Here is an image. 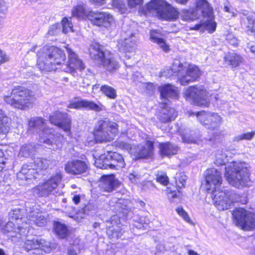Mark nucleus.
Wrapping results in <instances>:
<instances>
[{
    "label": "nucleus",
    "instance_id": "f257e3e1",
    "mask_svg": "<svg viewBox=\"0 0 255 255\" xmlns=\"http://www.w3.org/2000/svg\"><path fill=\"white\" fill-rule=\"evenodd\" d=\"M68 60L65 64L66 55L61 49L51 46L43 47L38 54L37 66L42 72L55 71L60 68L67 73H74L77 69H85L82 61L71 48H66Z\"/></svg>",
    "mask_w": 255,
    "mask_h": 255
},
{
    "label": "nucleus",
    "instance_id": "f03ea898",
    "mask_svg": "<svg viewBox=\"0 0 255 255\" xmlns=\"http://www.w3.org/2000/svg\"><path fill=\"white\" fill-rule=\"evenodd\" d=\"M28 125L29 132L39 133V140L40 143L46 144L48 148L54 150L62 147L63 137L58 135H55L52 129L47 128L42 118H31Z\"/></svg>",
    "mask_w": 255,
    "mask_h": 255
},
{
    "label": "nucleus",
    "instance_id": "7ed1b4c3",
    "mask_svg": "<svg viewBox=\"0 0 255 255\" xmlns=\"http://www.w3.org/2000/svg\"><path fill=\"white\" fill-rule=\"evenodd\" d=\"M249 168L246 162H229L225 167V176L228 182L238 188L247 186L250 181Z\"/></svg>",
    "mask_w": 255,
    "mask_h": 255
},
{
    "label": "nucleus",
    "instance_id": "20e7f679",
    "mask_svg": "<svg viewBox=\"0 0 255 255\" xmlns=\"http://www.w3.org/2000/svg\"><path fill=\"white\" fill-rule=\"evenodd\" d=\"M3 99L12 108L20 110L31 108L35 101L33 92L22 86L13 88L10 93L4 95Z\"/></svg>",
    "mask_w": 255,
    "mask_h": 255
},
{
    "label": "nucleus",
    "instance_id": "39448f33",
    "mask_svg": "<svg viewBox=\"0 0 255 255\" xmlns=\"http://www.w3.org/2000/svg\"><path fill=\"white\" fill-rule=\"evenodd\" d=\"M140 11L144 15L150 13L167 20H176L179 16V12L164 0H151Z\"/></svg>",
    "mask_w": 255,
    "mask_h": 255
},
{
    "label": "nucleus",
    "instance_id": "423d86ee",
    "mask_svg": "<svg viewBox=\"0 0 255 255\" xmlns=\"http://www.w3.org/2000/svg\"><path fill=\"white\" fill-rule=\"evenodd\" d=\"M170 71L173 75H177L182 85H186L196 81L200 77L201 73L198 67L194 65L183 64L176 60L173 63Z\"/></svg>",
    "mask_w": 255,
    "mask_h": 255
},
{
    "label": "nucleus",
    "instance_id": "0eeeda50",
    "mask_svg": "<svg viewBox=\"0 0 255 255\" xmlns=\"http://www.w3.org/2000/svg\"><path fill=\"white\" fill-rule=\"evenodd\" d=\"M89 51L91 57L107 70L113 72L119 68L118 62L109 53L104 52L103 46L98 43L91 45Z\"/></svg>",
    "mask_w": 255,
    "mask_h": 255
},
{
    "label": "nucleus",
    "instance_id": "6e6552de",
    "mask_svg": "<svg viewBox=\"0 0 255 255\" xmlns=\"http://www.w3.org/2000/svg\"><path fill=\"white\" fill-rule=\"evenodd\" d=\"M212 198L215 206L219 210H227L234 202L239 201V195L231 190L222 188L212 192Z\"/></svg>",
    "mask_w": 255,
    "mask_h": 255
},
{
    "label": "nucleus",
    "instance_id": "1a4fd4ad",
    "mask_svg": "<svg viewBox=\"0 0 255 255\" xmlns=\"http://www.w3.org/2000/svg\"><path fill=\"white\" fill-rule=\"evenodd\" d=\"M118 125L108 120H99L96 125L94 136L97 142L110 141L118 132Z\"/></svg>",
    "mask_w": 255,
    "mask_h": 255
},
{
    "label": "nucleus",
    "instance_id": "9d476101",
    "mask_svg": "<svg viewBox=\"0 0 255 255\" xmlns=\"http://www.w3.org/2000/svg\"><path fill=\"white\" fill-rule=\"evenodd\" d=\"M236 225L242 229L250 231L255 228V215L242 208H236L233 213Z\"/></svg>",
    "mask_w": 255,
    "mask_h": 255
},
{
    "label": "nucleus",
    "instance_id": "9b49d317",
    "mask_svg": "<svg viewBox=\"0 0 255 255\" xmlns=\"http://www.w3.org/2000/svg\"><path fill=\"white\" fill-rule=\"evenodd\" d=\"M62 178V174L60 172H57L45 182L40 183L34 188V192L39 196L44 197L54 194V191L61 182Z\"/></svg>",
    "mask_w": 255,
    "mask_h": 255
},
{
    "label": "nucleus",
    "instance_id": "f8f14e48",
    "mask_svg": "<svg viewBox=\"0 0 255 255\" xmlns=\"http://www.w3.org/2000/svg\"><path fill=\"white\" fill-rule=\"evenodd\" d=\"M184 96L187 100H192L198 106L208 107L209 105L206 90L203 86L190 87L185 90Z\"/></svg>",
    "mask_w": 255,
    "mask_h": 255
},
{
    "label": "nucleus",
    "instance_id": "ddd939ff",
    "mask_svg": "<svg viewBox=\"0 0 255 255\" xmlns=\"http://www.w3.org/2000/svg\"><path fill=\"white\" fill-rule=\"evenodd\" d=\"M196 115L201 124L213 130L218 128L222 123V118L216 113L201 111L196 113Z\"/></svg>",
    "mask_w": 255,
    "mask_h": 255
},
{
    "label": "nucleus",
    "instance_id": "4468645a",
    "mask_svg": "<svg viewBox=\"0 0 255 255\" xmlns=\"http://www.w3.org/2000/svg\"><path fill=\"white\" fill-rule=\"evenodd\" d=\"M89 20L94 25L109 28L114 22L112 14L107 12L96 11L91 12L89 14Z\"/></svg>",
    "mask_w": 255,
    "mask_h": 255
},
{
    "label": "nucleus",
    "instance_id": "2eb2a0df",
    "mask_svg": "<svg viewBox=\"0 0 255 255\" xmlns=\"http://www.w3.org/2000/svg\"><path fill=\"white\" fill-rule=\"evenodd\" d=\"M206 188L208 192H213L216 189H219L222 183L221 173L215 168H210L206 171L205 176Z\"/></svg>",
    "mask_w": 255,
    "mask_h": 255
},
{
    "label": "nucleus",
    "instance_id": "dca6fc26",
    "mask_svg": "<svg viewBox=\"0 0 255 255\" xmlns=\"http://www.w3.org/2000/svg\"><path fill=\"white\" fill-rule=\"evenodd\" d=\"M13 221L9 220L1 229L4 234H9L8 236L11 238H20L21 236L25 235L28 233L29 226L27 222L23 225H16Z\"/></svg>",
    "mask_w": 255,
    "mask_h": 255
},
{
    "label": "nucleus",
    "instance_id": "f3484780",
    "mask_svg": "<svg viewBox=\"0 0 255 255\" xmlns=\"http://www.w3.org/2000/svg\"><path fill=\"white\" fill-rule=\"evenodd\" d=\"M23 248L27 252L34 251L33 254H42L43 252L48 253L51 250L48 243L37 239L27 240L23 245Z\"/></svg>",
    "mask_w": 255,
    "mask_h": 255
},
{
    "label": "nucleus",
    "instance_id": "a211bd4d",
    "mask_svg": "<svg viewBox=\"0 0 255 255\" xmlns=\"http://www.w3.org/2000/svg\"><path fill=\"white\" fill-rule=\"evenodd\" d=\"M136 40L137 38L135 33H131L124 40L120 41L118 47L120 52L123 54L121 55L122 57H125L128 59L131 57V53L134 49Z\"/></svg>",
    "mask_w": 255,
    "mask_h": 255
},
{
    "label": "nucleus",
    "instance_id": "6ab92c4d",
    "mask_svg": "<svg viewBox=\"0 0 255 255\" xmlns=\"http://www.w3.org/2000/svg\"><path fill=\"white\" fill-rule=\"evenodd\" d=\"M118 217L113 216L112 220L107 221V234L111 240L116 241L120 238L124 233L122 225L116 221Z\"/></svg>",
    "mask_w": 255,
    "mask_h": 255
},
{
    "label": "nucleus",
    "instance_id": "aec40b11",
    "mask_svg": "<svg viewBox=\"0 0 255 255\" xmlns=\"http://www.w3.org/2000/svg\"><path fill=\"white\" fill-rule=\"evenodd\" d=\"M88 164L83 160L74 159L68 161L65 165V170L68 174L73 175H81L86 172Z\"/></svg>",
    "mask_w": 255,
    "mask_h": 255
},
{
    "label": "nucleus",
    "instance_id": "412c9836",
    "mask_svg": "<svg viewBox=\"0 0 255 255\" xmlns=\"http://www.w3.org/2000/svg\"><path fill=\"white\" fill-rule=\"evenodd\" d=\"M29 212L27 215V220L29 224H33L39 227H42L46 225L47 218L46 214L41 212L37 206L34 205L29 208Z\"/></svg>",
    "mask_w": 255,
    "mask_h": 255
},
{
    "label": "nucleus",
    "instance_id": "4be33fe9",
    "mask_svg": "<svg viewBox=\"0 0 255 255\" xmlns=\"http://www.w3.org/2000/svg\"><path fill=\"white\" fill-rule=\"evenodd\" d=\"M51 124L58 126L66 132L71 129V120L67 114L56 112L50 117Z\"/></svg>",
    "mask_w": 255,
    "mask_h": 255
},
{
    "label": "nucleus",
    "instance_id": "5701e85b",
    "mask_svg": "<svg viewBox=\"0 0 255 255\" xmlns=\"http://www.w3.org/2000/svg\"><path fill=\"white\" fill-rule=\"evenodd\" d=\"M162 109L157 115L158 119L163 123L171 122L174 120L177 116V113L174 109L170 108L167 104H161Z\"/></svg>",
    "mask_w": 255,
    "mask_h": 255
},
{
    "label": "nucleus",
    "instance_id": "b1692460",
    "mask_svg": "<svg viewBox=\"0 0 255 255\" xmlns=\"http://www.w3.org/2000/svg\"><path fill=\"white\" fill-rule=\"evenodd\" d=\"M118 180L113 174L103 175L99 181V187L106 192H112L118 186Z\"/></svg>",
    "mask_w": 255,
    "mask_h": 255
},
{
    "label": "nucleus",
    "instance_id": "393cba45",
    "mask_svg": "<svg viewBox=\"0 0 255 255\" xmlns=\"http://www.w3.org/2000/svg\"><path fill=\"white\" fill-rule=\"evenodd\" d=\"M195 10L199 13V17H211L213 8L207 0H196Z\"/></svg>",
    "mask_w": 255,
    "mask_h": 255
},
{
    "label": "nucleus",
    "instance_id": "a878e982",
    "mask_svg": "<svg viewBox=\"0 0 255 255\" xmlns=\"http://www.w3.org/2000/svg\"><path fill=\"white\" fill-rule=\"evenodd\" d=\"M110 159V169L120 170L125 166V162L123 156L116 152H108Z\"/></svg>",
    "mask_w": 255,
    "mask_h": 255
},
{
    "label": "nucleus",
    "instance_id": "bb28decb",
    "mask_svg": "<svg viewBox=\"0 0 255 255\" xmlns=\"http://www.w3.org/2000/svg\"><path fill=\"white\" fill-rule=\"evenodd\" d=\"M146 146L138 145L135 147L134 155L137 158H144L150 156L152 153L153 144L152 141H147Z\"/></svg>",
    "mask_w": 255,
    "mask_h": 255
},
{
    "label": "nucleus",
    "instance_id": "cd10ccee",
    "mask_svg": "<svg viewBox=\"0 0 255 255\" xmlns=\"http://www.w3.org/2000/svg\"><path fill=\"white\" fill-rule=\"evenodd\" d=\"M39 172L34 165H31L29 167L28 165H24L21 171L17 174V177L20 180H27L32 178H36V174Z\"/></svg>",
    "mask_w": 255,
    "mask_h": 255
},
{
    "label": "nucleus",
    "instance_id": "c85d7f7f",
    "mask_svg": "<svg viewBox=\"0 0 255 255\" xmlns=\"http://www.w3.org/2000/svg\"><path fill=\"white\" fill-rule=\"evenodd\" d=\"M160 96L163 100L162 103L164 104H167L168 98H176L177 96L176 88L169 84L160 87L159 89Z\"/></svg>",
    "mask_w": 255,
    "mask_h": 255
},
{
    "label": "nucleus",
    "instance_id": "c756f323",
    "mask_svg": "<svg viewBox=\"0 0 255 255\" xmlns=\"http://www.w3.org/2000/svg\"><path fill=\"white\" fill-rule=\"evenodd\" d=\"M29 207H26V209H20V208H14L9 212L8 213V219L9 220L13 221L16 225L21 226L23 225L24 221L22 217L23 214L24 213L25 211L29 212Z\"/></svg>",
    "mask_w": 255,
    "mask_h": 255
},
{
    "label": "nucleus",
    "instance_id": "7c9ffc66",
    "mask_svg": "<svg viewBox=\"0 0 255 255\" xmlns=\"http://www.w3.org/2000/svg\"><path fill=\"white\" fill-rule=\"evenodd\" d=\"M159 149L162 156L168 157L176 154L179 150L177 145L169 142L160 143Z\"/></svg>",
    "mask_w": 255,
    "mask_h": 255
},
{
    "label": "nucleus",
    "instance_id": "2f4dec72",
    "mask_svg": "<svg viewBox=\"0 0 255 255\" xmlns=\"http://www.w3.org/2000/svg\"><path fill=\"white\" fill-rule=\"evenodd\" d=\"M92 10L84 4L77 5L72 10V15L80 20L89 19V14Z\"/></svg>",
    "mask_w": 255,
    "mask_h": 255
},
{
    "label": "nucleus",
    "instance_id": "473e14b6",
    "mask_svg": "<svg viewBox=\"0 0 255 255\" xmlns=\"http://www.w3.org/2000/svg\"><path fill=\"white\" fill-rule=\"evenodd\" d=\"M211 17H206V21L203 23L197 24L193 28L195 30L206 29L210 33H213L216 29V23L214 21V15L212 14Z\"/></svg>",
    "mask_w": 255,
    "mask_h": 255
},
{
    "label": "nucleus",
    "instance_id": "72a5a7b5",
    "mask_svg": "<svg viewBox=\"0 0 255 255\" xmlns=\"http://www.w3.org/2000/svg\"><path fill=\"white\" fill-rule=\"evenodd\" d=\"M224 60L232 67H236L243 62V58L237 53L229 52L226 54Z\"/></svg>",
    "mask_w": 255,
    "mask_h": 255
},
{
    "label": "nucleus",
    "instance_id": "f704fd0d",
    "mask_svg": "<svg viewBox=\"0 0 255 255\" xmlns=\"http://www.w3.org/2000/svg\"><path fill=\"white\" fill-rule=\"evenodd\" d=\"M241 25L248 33L255 32V18L253 15H248L241 19Z\"/></svg>",
    "mask_w": 255,
    "mask_h": 255
},
{
    "label": "nucleus",
    "instance_id": "c9c22d12",
    "mask_svg": "<svg viewBox=\"0 0 255 255\" xmlns=\"http://www.w3.org/2000/svg\"><path fill=\"white\" fill-rule=\"evenodd\" d=\"M35 151V147L32 143H25L20 147L18 156L20 158H28L33 154Z\"/></svg>",
    "mask_w": 255,
    "mask_h": 255
},
{
    "label": "nucleus",
    "instance_id": "e433bc0d",
    "mask_svg": "<svg viewBox=\"0 0 255 255\" xmlns=\"http://www.w3.org/2000/svg\"><path fill=\"white\" fill-rule=\"evenodd\" d=\"M230 152L228 150H218L215 154V164L217 165L226 164L229 160V155Z\"/></svg>",
    "mask_w": 255,
    "mask_h": 255
},
{
    "label": "nucleus",
    "instance_id": "4c0bfd02",
    "mask_svg": "<svg viewBox=\"0 0 255 255\" xmlns=\"http://www.w3.org/2000/svg\"><path fill=\"white\" fill-rule=\"evenodd\" d=\"M150 39L154 43H156L163 51L167 52L169 47L165 41L159 37V34L156 30H151L150 33Z\"/></svg>",
    "mask_w": 255,
    "mask_h": 255
},
{
    "label": "nucleus",
    "instance_id": "58836bf2",
    "mask_svg": "<svg viewBox=\"0 0 255 255\" xmlns=\"http://www.w3.org/2000/svg\"><path fill=\"white\" fill-rule=\"evenodd\" d=\"M109 163L110 159L108 153L101 154L95 161V166L100 169H110Z\"/></svg>",
    "mask_w": 255,
    "mask_h": 255
},
{
    "label": "nucleus",
    "instance_id": "ea45409f",
    "mask_svg": "<svg viewBox=\"0 0 255 255\" xmlns=\"http://www.w3.org/2000/svg\"><path fill=\"white\" fill-rule=\"evenodd\" d=\"M181 16L185 21H192L199 18V13L194 8L184 9L181 12Z\"/></svg>",
    "mask_w": 255,
    "mask_h": 255
},
{
    "label": "nucleus",
    "instance_id": "a19ab883",
    "mask_svg": "<svg viewBox=\"0 0 255 255\" xmlns=\"http://www.w3.org/2000/svg\"><path fill=\"white\" fill-rule=\"evenodd\" d=\"M54 231L57 236L61 239L65 238L69 234L66 225L59 222L55 223Z\"/></svg>",
    "mask_w": 255,
    "mask_h": 255
},
{
    "label": "nucleus",
    "instance_id": "79ce46f5",
    "mask_svg": "<svg viewBox=\"0 0 255 255\" xmlns=\"http://www.w3.org/2000/svg\"><path fill=\"white\" fill-rule=\"evenodd\" d=\"M9 119L0 110V133H7L9 129Z\"/></svg>",
    "mask_w": 255,
    "mask_h": 255
},
{
    "label": "nucleus",
    "instance_id": "37998d69",
    "mask_svg": "<svg viewBox=\"0 0 255 255\" xmlns=\"http://www.w3.org/2000/svg\"><path fill=\"white\" fill-rule=\"evenodd\" d=\"M82 105L83 108L93 110L97 112L101 111L103 110V106L100 103H96L91 101L82 100Z\"/></svg>",
    "mask_w": 255,
    "mask_h": 255
},
{
    "label": "nucleus",
    "instance_id": "c03bdc74",
    "mask_svg": "<svg viewBox=\"0 0 255 255\" xmlns=\"http://www.w3.org/2000/svg\"><path fill=\"white\" fill-rule=\"evenodd\" d=\"M133 220L135 221L134 226L138 229H145L150 222L149 219L145 216L136 215L134 216Z\"/></svg>",
    "mask_w": 255,
    "mask_h": 255
},
{
    "label": "nucleus",
    "instance_id": "a18cd8bd",
    "mask_svg": "<svg viewBox=\"0 0 255 255\" xmlns=\"http://www.w3.org/2000/svg\"><path fill=\"white\" fill-rule=\"evenodd\" d=\"M49 163V160L46 159L38 158L34 160V166L39 172L40 170H45L48 168Z\"/></svg>",
    "mask_w": 255,
    "mask_h": 255
},
{
    "label": "nucleus",
    "instance_id": "49530a36",
    "mask_svg": "<svg viewBox=\"0 0 255 255\" xmlns=\"http://www.w3.org/2000/svg\"><path fill=\"white\" fill-rule=\"evenodd\" d=\"M183 141L188 143H196L198 140L197 137L194 136V132L186 130L181 135Z\"/></svg>",
    "mask_w": 255,
    "mask_h": 255
},
{
    "label": "nucleus",
    "instance_id": "de8ad7c7",
    "mask_svg": "<svg viewBox=\"0 0 255 255\" xmlns=\"http://www.w3.org/2000/svg\"><path fill=\"white\" fill-rule=\"evenodd\" d=\"M101 91L106 96L110 99H115L117 97V93L116 90L109 86H102L101 87Z\"/></svg>",
    "mask_w": 255,
    "mask_h": 255
},
{
    "label": "nucleus",
    "instance_id": "09e8293b",
    "mask_svg": "<svg viewBox=\"0 0 255 255\" xmlns=\"http://www.w3.org/2000/svg\"><path fill=\"white\" fill-rule=\"evenodd\" d=\"M255 136V130L251 132L242 133L234 137V141H240L242 140H250Z\"/></svg>",
    "mask_w": 255,
    "mask_h": 255
},
{
    "label": "nucleus",
    "instance_id": "8fccbe9b",
    "mask_svg": "<svg viewBox=\"0 0 255 255\" xmlns=\"http://www.w3.org/2000/svg\"><path fill=\"white\" fill-rule=\"evenodd\" d=\"M175 179L177 187L181 188L184 187L187 177L183 172H178L176 174Z\"/></svg>",
    "mask_w": 255,
    "mask_h": 255
},
{
    "label": "nucleus",
    "instance_id": "3c124183",
    "mask_svg": "<svg viewBox=\"0 0 255 255\" xmlns=\"http://www.w3.org/2000/svg\"><path fill=\"white\" fill-rule=\"evenodd\" d=\"M61 26H62L63 32L64 33L73 31L72 29L73 25L71 21L66 17L63 18L61 23Z\"/></svg>",
    "mask_w": 255,
    "mask_h": 255
},
{
    "label": "nucleus",
    "instance_id": "603ef678",
    "mask_svg": "<svg viewBox=\"0 0 255 255\" xmlns=\"http://www.w3.org/2000/svg\"><path fill=\"white\" fill-rule=\"evenodd\" d=\"M156 180L163 185H167L169 182L166 173L163 171L158 172L156 175Z\"/></svg>",
    "mask_w": 255,
    "mask_h": 255
},
{
    "label": "nucleus",
    "instance_id": "864d4df0",
    "mask_svg": "<svg viewBox=\"0 0 255 255\" xmlns=\"http://www.w3.org/2000/svg\"><path fill=\"white\" fill-rule=\"evenodd\" d=\"M176 211L177 214L183 218V219L189 223L192 222L190 218L189 217L188 213L182 207L179 206L176 209Z\"/></svg>",
    "mask_w": 255,
    "mask_h": 255
},
{
    "label": "nucleus",
    "instance_id": "5fc2aeb1",
    "mask_svg": "<svg viewBox=\"0 0 255 255\" xmlns=\"http://www.w3.org/2000/svg\"><path fill=\"white\" fill-rule=\"evenodd\" d=\"M112 3L113 6L118 8L122 13L125 12L126 5L123 0H112Z\"/></svg>",
    "mask_w": 255,
    "mask_h": 255
},
{
    "label": "nucleus",
    "instance_id": "6e6d98bb",
    "mask_svg": "<svg viewBox=\"0 0 255 255\" xmlns=\"http://www.w3.org/2000/svg\"><path fill=\"white\" fill-rule=\"evenodd\" d=\"M61 24L56 23L50 26L48 34L50 35H54L57 34L60 31Z\"/></svg>",
    "mask_w": 255,
    "mask_h": 255
},
{
    "label": "nucleus",
    "instance_id": "4d7b16f0",
    "mask_svg": "<svg viewBox=\"0 0 255 255\" xmlns=\"http://www.w3.org/2000/svg\"><path fill=\"white\" fill-rule=\"evenodd\" d=\"M129 179L132 183L138 184L140 183L141 176L136 172H134L129 175Z\"/></svg>",
    "mask_w": 255,
    "mask_h": 255
},
{
    "label": "nucleus",
    "instance_id": "13d9d810",
    "mask_svg": "<svg viewBox=\"0 0 255 255\" xmlns=\"http://www.w3.org/2000/svg\"><path fill=\"white\" fill-rule=\"evenodd\" d=\"M82 100L78 101H72L68 105L67 107L68 108L71 109H79L80 108H83V106L82 105Z\"/></svg>",
    "mask_w": 255,
    "mask_h": 255
},
{
    "label": "nucleus",
    "instance_id": "bf43d9fd",
    "mask_svg": "<svg viewBox=\"0 0 255 255\" xmlns=\"http://www.w3.org/2000/svg\"><path fill=\"white\" fill-rule=\"evenodd\" d=\"M120 146L124 148V149H125L128 151H129L132 154H133L134 153V150H135V148H132L131 147V146L130 144L128 143H126V142H122L121 143H120Z\"/></svg>",
    "mask_w": 255,
    "mask_h": 255
},
{
    "label": "nucleus",
    "instance_id": "052dcab7",
    "mask_svg": "<svg viewBox=\"0 0 255 255\" xmlns=\"http://www.w3.org/2000/svg\"><path fill=\"white\" fill-rule=\"evenodd\" d=\"M128 5L130 8L134 7L141 5L143 3V0H127Z\"/></svg>",
    "mask_w": 255,
    "mask_h": 255
},
{
    "label": "nucleus",
    "instance_id": "680f3d73",
    "mask_svg": "<svg viewBox=\"0 0 255 255\" xmlns=\"http://www.w3.org/2000/svg\"><path fill=\"white\" fill-rule=\"evenodd\" d=\"M0 65L8 61L9 58L6 54L0 49Z\"/></svg>",
    "mask_w": 255,
    "mask_h": 255
},
{
    "label": "nucleus",
    "instance_id": "e2e57ef3",
    "mask_svg": "<svg viewBox=\"0 0 255 255\" xmlns=\"http://www.w3.org/2000/svg\"><path fill=\"white\" fill-rule=\"evenodd\" d=\"M227 40L231 45L237 46L238 44V41L237 39L231 35L228 36Z\"/></svg>",
    "mask_w": 255,
    "mask_h": 255
},
{
    "label": "nucleus",
    "instance_id": "0e129e2a",
    "mask_svg": "<svg viewBox=\"0 0 255 255\" xmlns=\"http://www.w3.org/2000/svg\"><path fill=\"white\" fill-rule=\"evenodd\" d=\"M90 2L96 5H102L105 3V0H90Z\"/></svg>",
    "mask_w": 255,
    "mask_h": 255
},
{
    "label": "nucleus",
    "instance_id": "69168bd1",
    "mask_svg": "<svg viewBox=\"0 0 255 255\" xmlns=\"http://www.w3.org/2000/svg\"><path fill=\"white\" fill-rule=\"evenodd\" d=\"M3 155V152L2 150H0V165L3 164V165H4L5 164V158Z\"/></svg>",
    "mask_w": 255,
    "mask_h": 255
},
{
    "label": "nucleus",
    "instance_id": "338daca9",
    "mask_svg": "<svg viewBox=\"0 0 255 255\" xmlns=\"http://www.w3.org/2000/svg\"><path fill=\"white\" fill-rule=\"evenodd\" d=\"M80 196L79 195H75L72 198L73 202L76 204H78L80 201Z\"/></svg>",
    "mask_w": 255,
    "mask_h": 255
},
{
    "label": "nucleus",
    "instance_id": "774afa93",
    "mask_svg": "<svg viewBox=\"0 0 255 255\" xmlns=\"http://www.w3.org/2000/svg\"><path fill=\"white\" fill-rule=\"evenodd\" d=\"M67 255H78L76 252L72 248H69L68 250Z\"/></svg>",
    "mask_w": 255,
    "mask_h": 255
}]
</instances>
